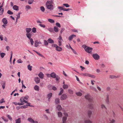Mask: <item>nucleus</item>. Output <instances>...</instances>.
Listing matches in <instances>:
<instances>
[{
	"mask_svg": "<svg viewBox=\"0 0 123 123\" xmlns=\"http://www.w3.org/2000/svg\"><path fill=\"white\" fill-rule=\"evenodd\" d=\"M46 6L47 8L50 10H53L54 9V4L52 0L47 1Z\"/></svg>",
	"mask_w": 123,
	"mask_h": 123,
	"instance_id": "nucleus-1",
	"label": "nucleus"
},
{
	"mask_svg": "<svg viewBox=\"0 0 123 123\" xmlns=\"http://www.w3.org/2000/svg\"><path fill=\"white\" fill-rule=\"evenodd\" d=\"M82 47L84 48L86 52L89 53L92 52V48L86 46L85 45H83Z\"/></svg>",
	"mask_w": 123,
	"mask_h": 123,
	"instance_id": "nucleus-2",
	"label": "nucleus"
},
{
	"mask_svg": "<svg viewBox=\"0 0 123 123\" xmlns=\"http://www.w3.org/2000/svg\"><path fill=\"white\" fill-rule=\"evenodd\" d=\"M29 98V97L28 96H26L25 97H22L20 99V101L21 102L23 103H28V102L26 100H27Z\"/></svg>",
	"mask_w": 123,
	"mask_h": 123,
	"instance_id": "nucleus-3",
	"label": "nucleus"
},
{
	"mask_svg": "<svg viewBox=\"0 0 123 123\" xmlns=\"http://www.w3.org/2000/svg\"><path fill=\"white\" fill-rule=\"evenodd\" d=\"M85 98L88 100L90 102H92V99L90 97V96L89 94H87L85 96Z\"/></svg>",
	"mask_w": 123,
	"mask_h": 123,
	"instance_id": "nucleus-4",
	"label": "nucleus"
},
{
	"mask_svg": "<svg viewBox=\"0 0 123 123\" xmlns=\"http://www.w3.org/2000/svg\"><path fill=\"white\" fill-rule=\"evenodd\" d=\"M92 56L96 60H98L99 58V56L97 54H93L92 55Z\"/></svg>",
	"mask_w": 123,
	"mask_h": 123,
	"instance_id": "nucleus-5",
	"label": "nucleus"
},
{
	"mask_svg": "<svg viewBox=\"0 0 123 123\" xmlns=\"http://www.w3.org/2000/svg\"><path fill=\"white\" fill-rule=\"evenodd\" d=\"M67 95L65 94H63L61 98V100H63L67 98Z\"/></svg>",
	"mask_w": 123,
	"mask_h": 123,
	"instance_id": "nucleus-6",
	"label": "nucleus"
},
{
	"mask_svg": "<svg viewBox=\"0 0 123 123\" xmlns=\"http://www.w3.org/2000/svg\"><path fill=\"white\" fill-rule=\"evenodd\" d=\"M34 80L37 84H38L40 82V79L38 77H35L34 78Z\"/></svg>",
	"mask_w": 123,
	"mask_h": 123,
	"instance_id": "nucleus-7",
	"label": "nucleus"
},
{
	"mask_svg": "<svg viewBox=\"0 0 123 123\" xmlns=\"http://www.w3.org/2000/svg\"><path fill=\"white\" fill-rule=\"evenodd\" d=\"M105 101L106 103L107 104H109V95L108 94L106 95V97L105 99Z\"/></svg>",
	"mask_w": 123,
	"mask_h": 123,
	"instance_id": "nucleus-8",
	"label": "nucleus"
},
{
	"mask_svg": "<svg viewBox=\"0 0 123 123\" xmlns=\"http://www.w3.org/2000/svg\"><path fill=\"white\" fill-rule=\"evenodd\" d=\"M76 35H74L73 34L70 35L68 38V40L69 41H71L74 37H75Z\"/></svg>",
	"mask_w": 123,
	"mask_h": 123,
	"instance_id": "nucleus-9",
	"label": "nucleus"
},
{
	"mask_svg": "<svg viewBox=\"0 0 123 123\" xmlns=\"http://www.w3.org/2000/svg\"><path fill=\"white\" fill-rule=\"evenodd\" d=\"M38 76L41 78L42 79L44 77V75L42 72H41L38 74Z\"/></svg>",
	"mask_w": 123,
	"mask_h": 123,
	"instance_id": "nucleus-10",
	"label": "nucleus"
},
{
	"mask_svg": "<svg viewBox=\"0 0 123 123\" xmlns=\"http://www.w3.org/2000/svg\"><path fill=\"white\" fill-rule=\"evenodd\" d=\"M57 110L59 111H60L61 110L62 108L60 105H58L56 106Z\"/></svg>",
	"mask_w": 123,
	"mask_h": 123,
	"instance_id": "nucleus-11",
	"label": "nucleus"
},
{
	"mask_svg": "<svg viewBox=\"0 0 123 123\" xmlns=\"http://www.w3.org/2000/svg\"><path fill=\"white\" fill-rule=\"evenodd\" d=\"M26 35L27 37L29 39L31 38V34L30 33H26Z\"/></svg>",
	"mask_w": 123,
	"mask_h": 123,
	"instance_id": "nucleus-12",
	"label": "nucleus"
},
{
	"mask_svg": "<svg viewBox=\"0 0 123 123\" xmlns=\"http://www.w3.org/2000/svg\"><path fill=\"white\" fill-rule=\"evenodd\" d=\"M56 50L58 51H60L62 50V48L61 47H60L57 46L56 48Z\"/></svg>",
	"mask_w": 123,
	"mask_h": 123,
	"instance_id": "nucleus-13",
	"label": "nucleus"
},
{
	"mask_svg": "<svg viewBox=\"0 0 123 123\" xmlns=\"http://www.w3.org/2000/svg\"><path fill=\"white\" fill-rule=\"evenodd\" d=\"M26 33H30L31 31V29L30 28H26L25 29Z\"/></svg>",
	"mask_w": 123,
	"mask_h": 123,
	"instance_id": "nucleus-14",
	"label": "nucleus"
},
{
	"mask_svg": "<svg viewBox=\"0 0 123 123\" xmlns=\"http://www.w3.org/2000/svg\"><path fill=\"white\" fill-rule=\"evenodd\" d=\"M57 115L59 117H62V114L60 111H59L57 112Z\"/></svg>",
	"mask_w": 123,
	"mask_h": 123,
	"instance_id": "nucleus-15",
	"label": "nucleus"
},
{
	"mask_svg": "<svg viewBox=\"0 0 123 123\" xmlns=\"http://www.w3.org/2000/svg\"><path fill=\"white\" fill-rule=\"evenodd\" d=\"M67 119V117H63L62 119L63 122L62 123H66V121Z\"/></svg>",
	"mask_w": 123,
	"mask_h": 123,
	"instance_id": "nucleus-16",
	"label": "nucleus"
},
{
	"mask_svg": "<svg viewBox=\"0 0 123 123\" xmlns=\"http://www.w3.org/2000/svg\"><path fill=\"white\" fill-rule=\"evenodd\" d=\"M50 76L52 77L55 78L56 77V75L55 73L53 72L50 74Z\"/></svg>",
	"mask_w": 123,
	"mask_h": 123,
	"instance_id": "nucleus-17",
	"label": "nucleus"
},
{
	"mask_svg": "<svg viewBox=\"0 0 123 123\" xmlns=\"http://www.w3.org/2000/svg\"><path fill=\"white\" fill-rule=\"evenodd\" d=\"M34 89L36 91H39V87L38 86L36 85L34 87Z\"/></svg>",
	"mask_w": 123,
	"mask_h": 123,
	"instance_id": "nucleus-18",
	"label": "nucleus"
},
{
	"mask_svg": "<svg viewBox=\"0 0 123 123\" xmlns=\"http://www.w3.org/2000/svg\"><path fill=\"white\" fill-rule=\"evenodd\" d=\"M47 41L49 43H53L54 42L53 40H52L50 38H49L48 39Z\"/></svg>",
	"mask_w": 123,
	"mask_h": 123,
	"instance_id": "nucleus-19",
	"label": "nucleus"
},
{
	"mask_svg": "<svg viewBox=\"0 0 123 123\" xmlns=\"http://www.w3.org/2000/svg\"><path fill=\"white\" fill-rule=\"evenodd\" d=\"M2 21L5 24H6L7 23V20L5 18H4L2 19Z\"/></svg>",
	"mask_w": 123,
	"mask_h": 123,
	"instance_id": "nucleus-20",
	"label": "nucleus"
},
{
	"mask_svg": "<svg viewBox=\"0 0 123 123\" xmlns=\"http://www.w3.org/2000/svg\"><path fill=\"white\" fill-rule=\"evenodd\" d=\"M13 8L14 10L17 11L18 10V7L16 5H14L13 7Z\"/></svg>",
	"mask_w": 123,
	"mask_h": 123,
	"instance_id": "nucleus-21",
	"label": "nucleus"
},
{
	"mask_svg": "<svg viewBox=\"0 0 123 123\" xmlns=\"http://www.w3.org/2000/svg\"><path fill=\"white\" fill-rule=\"evenodd\" d=\"M92 114V112L91 111H88V115L89 118H90L91 117V116Z\"/></svg>",
	"mask_w": 123,
	"mask_h": 123,
	"instance_id": "nucleus-22",
	"label": "nucleus"
},
{
	"mask_svg": "<svg viewBox=\"0 0 123 123\" xmlns=\"http://www.w3.org/2000/svg\"><path fill=\"white\" fill-rule=\"evenodd\" d=\"M33 51L35 52L38 55L41 56V57H43L44 58V56L40 54V53H38V52H37V51L35 50H33Z\"/></svg>",
	"mask_w": 123,
	"mask_h": 123,
	"instance_id": "nucleus-23",
	"label": "nucleus"
},
{
	"mask_svg": "<svg viewBox=\"0 0 123 123\" xmlns=\"http://www.w3.org/2000/svg\"><path fill=\"white\" fill-rule=\"evenodd\" d=\"M63 88L64 89H67L68 87V86L67 85H64L63 86Z\"/></svg>",
	"mask_w": 123,
	"mask_h": 123,
	"instance_id": "nucleus-24",
	"label": "nucleus"
},
{
	"mask_svg": "<svg viewBox=\"0 0 123 123\" xmlns=\"http://www.w3.org/2000/svg\"><path fill=\"white\" fill-rule=\"evenodd\" d=\"M53 30L55 32H57L59 31L58 28L56 26L54 27Z\"/></svg>",
	"mask_w": 123,
	"mask_h": 123,
	"instance_id": "nucleus-25",
	"label": "nucleus"
},
{
	"mask_svg": "<svg viewBox=\"0 0 123 123\" xmlns=\"http://www.w3.org/2000/svg\"><path fill=\"white\" fill-rule=\"evenodd\" d=\"M80 75L82 76H88V75H89V74L87 73H81L80 74Z\"/></svg>",
	"mask_w": 123,
	"mask_h": 123,
	"instance_id": "nucleus-26",
	"label": "nucleus"
},
{
	"mask_svg": "<svg viewBox=\"0 0 123 123\" xmlns=\"http://www.w3.org/2000/svg\"><path fill=\"white\" fill-rule=\"evenodd\" d=\"M101 106V108L102 109L104 110H107V108L106 107L105 105L104 104H102Z\"/></svg>",
	"mask_w": 123,
	"mask_h": 123,
	"instance_id": "nucleus-27",
	"label": "nucleus"
},
{
	"mask_svg": "<svg viewBox=\"0 0 123 123\" xmlns=\"http://www.w3.org/2000/svg\"><path fill=\"white\" fill-rule=\"evenodd\" d=\"M38 41H36L35 43V46L37 47L39 45Z\"/></svg>",
	"mask_w": 123,
	"mask_h": 123,
	"instance_id": "nucleus-28",
	"label": "nucleus"
},
{
	"mask_svg": "<svg viewBox=\"0 0 123 123\" xmlns=\"http://www.w3.org/2000/svg\"><path fill=\"white\" fill-rule=\"evenodd\" d=\"M4 9L3 8H0V15H2L4 11Z\"/></svg>",
	"mask_w": 123,
	"mask_h": 123,
	"instance_id": "nucleus-29",
	"label": "nucleus"
},
{
	"mask_svg": "<svg viewBox=\"0 0 123 123\" xmlns=\"http://www.w3.org/2000/svg\"><path fill=\"white\" fill-rule=\"evenodd\" d=\"M60 102V100L59 98H56L55 99V103L56 104H58Z\"/></svg>",
	"mask_w": 123,
	"mask_h": 123,
	"instance_id": "nucleus-30",
	"label": "nucleus"
},
{
	"mask_svg": "<svg viewBox=\"0 0 123 123\" xmlns=\"http://www.w3.org/2000/svg\"><path fill=\"white\" fill-rule=\"evenodd\" d=\"M52 93H49L47 95V98L49 99V100L52 97Z\"/></svg>",
	"mask_w": 123,
	"mask_h": 123,
	"instance_id": "nucleus-31",
	"label": "nucleus"
},
{
	"mask_svg": "<svg viewBox=\"0 0 123 123\" xmlns=\"http://www.w3.org/2000/svg\"><path fill=\"white\" fill-rule=\"evenodd\" d=\"M84 122L85 123H92V122L90 120H86Z\"/></svg>",
	"mask_w": 123,
	"mask_h": 123,
	"instance_id": "nucleus-32",
	"label": "nucleus"
},
{
	"mask_svg": "<svg viewBox=\"0 0 123 123\" xmlns=\"http://www.w3.org/2000/svg\"><path fill=\"white\" fill-rule=\"evenodd\" d=\"M61 91L60 93L59 94V96L61 95L63 92V90L62 88H60Z\"/></svg>",
	"mask_w": 123,
	"mask_h": 123,
	"instance_id": "nucleus-33",
	"label": "nucleus"
},
{
	"mask_svg": "<svg viewBox=\"0 0 123 123\" xmlns=\"http://www.w3.org/2000/svg\"><path fill=\"white\" fill-rule=\"evenodd\" d=\"M31 7L29 5H27L25 6V9L27 11L28 10L31 9Z\"/></svg>",
	"mask_w": 123,
	"mask_h": 123,
	"instance_id": "nucleus-34",
	"label": "nucleus"
},
{
	"mask_svg": "<svg viewBox=\"0 0 123 123\" xmlns=\"http://www.w3.org/2000/svg\"><path fill=\"white\" fill-rule=\"evenodd\" d=\"M21 119L20 118H18L17 119H16L15 120L16 123H21Z\"/></svg>",
	"mask_w": 123,
	"mask_h": 123,
	"instance_id": "nucleus-35",
	"label": "nucleus"
},
{
	"mask_svg": "<svg viewBox=\"0 0 123 123\" xmlns=\"http://www.w3.org/2000/svg\"><path fill=\"white\" fill-rule=\"evenodd\" d=\"M48 20L49 22L52 23H53L55 22V21L53 20L50 18L48 19Z\"/></svg>",
	"mask_w": 123,
	"mask_h": 123,
	"instance_id": "nucleus-36",
	"label": "nucleus"
},
{
	"mask_svg": "<svg viewBox=\"0 0 123 123\" xmlns=\"http://www.w3.org/2000/svg\"><path fill=\"white\" fill-rule=\"evenodd\" d=\"M28 120L29 122L32 123H33L34 120L31 117L29 118L28 119Z\"/></svg>",
	"mask_w": 123,
	"mask_h": 123,
	"instance_id": "nucleus-37",
	"label": "nucleus"
},
{
	"mask_svg": "<svg viewBox=\"0 0 123 123\" xmlns=\"http://www.w3.org/2000/svg\"><path fill=\"white\" fill-rule=\"evenodd\" d=\"M110 122L109 123H115L116 122L115 120L114 119H110Z\"/></svg>",
	"mask_w": 123,
	"mask_h": 123,
	"instance_id": "nucleus-38",
	"label": "nucleus"
},
{
	"mask_svg": "<svg viewBox=\"0 0 123 123\" xmlns=\"http://www.w3.org/2000/svg\"><path fill=\"white\" fill-rule=\"evenodd\" d=\"M48 30L50 32H52L54 31L53 29L52 28H49L48 29Z\"/></svg>",
	"mask_w": 123,
	"mask_h": 123,
	"instance_id": "nucleus-39",
	"label": "nucleus"
},
{
	"mask_svg": "<svg viewBox=\"0 0 123 123\" xmlns=\"http://www.w3.org/2000/svg\"><path fill=\"white\" fill-rule=\"evenodd\" d=\"M88 76L90 77H91L93 78H95V75H91L90 74H89V75H88Z\"/></svg>",
	"mask_w": 123,
	"mask_h": 123,
	"instance_id": "nucleus-40",
	"label": "nucleus"
},
{
	"mask_svg": "<svg viewBox=\"0 0 123 123\" xmlns=\"http://www.w3.org/2000/svg\"><path fill=\"white\" fill-rule=\"evenodd\" d=\"M76 95L78 96H81L82 95V93L80 92H76Z\"/></svg>",
	"mask_w": 123,
	"mask_h": 123,
	"instance_id": "nucleus-41",
	"label": "nucleus"
},
{
	"mask_svg": "<svg viewBox=\"0 0 123 123\" xmlns=\"http://www.w3.org/2000/svg\"><path fill=\"white\" fill-rule=\"evenodd\" d=\"M33 0H29L28 1V2L29 4H31L33 2Z\"/></svg>",
	"mask_w": 123,
	"mask_h": 123,
	"instance_id": "nucleus-42",
	"label": "nucleus"
},
{
	"mask_svg": "<svg viewBox=\"0 0 123 123\" xmlns=\"http://www.w3.org/2000/svg\"><path fill=\"white\" fill-rule=\"evenodd\" d=\"M44 45L46 46L48 44V43L46 40H44Z\"/></svg>",
	"mask_w": 123,
	"mask_h": 123,
	"instance_id": "nucleus-43",
	"label": "nucleus"
},
{
	"mask_svg": "<svg viewBox=\"0 0 123 123\" xmlns=\"http://www.w3.org/2000/svg\"><path fill=\"white\" fill-rule=\"evenodd\" d=\"M30 42L31 43V44L32 45L34 43V41H33V39L31 38L30 39H29Z\"/></svg>",
	"mask_w": 123,
	"mask_h": 123,
	"instance_id": "nucleus-44",
	"label": "nucleus"
},
{
	"mask_svg": "<svg viewBox=\"0 0 123 123\" xmlns=\"http://www.w3.org/2000/svg\"><path fill=\"white\" fill-rule=\"evenodd\" d=\"M32 32L34 33H35L36 32V28L34 27L32 29Z\"/></svg>",
	"mask_w": 123,
	"mask_h": 123,
	"instance_id": "nucleus-45",
	"label": "nucleus"
},
{
	"mask_svg": "<svg viewBox=\"0 0 123 123\" xmlns=\"http://www.w3.org/2000/svg\"><path fill=\"white\" fill-rule=\"evenodd\" d=\"M5 55V54L3 53H1L0 54L1 57L2 58H3Z\"/></svg>",
	"mask_w": 123,
	"mask_h": 123,
	"instance_id": "nucleus-46",
	"label": "nucleus"
},
{
	"mask_svg": "<svg viewBox=\"0 0 123 123\" xmlns=\"http://www.w3.org/2000/svg\"><path fill=\"white\" fill-rule=\"evenodd\" d=\"M7 13L8 14H10L12 15L13 14V13L10 10H9L8 11Z\"/></svg>",
	"mask_w": 123,
	"mask_h": 123,
	"instance_id": "nucleus-47",
	"label": "nucleus"
},
{
	"mask_svg": "<svg viewBox=\"0 0 123 123\" xmlns=\"http://www.w3.org/2000/svg\"><path fill=\"white\" fill-rule=\"evenodd\" d=\"M17 62L18 63H22L23 62V61L21 59H19L17 61Z\"/></svg>",
	"mask_w": 123,
	"mask_h": 123,
	"instance_id": "nucleus-48",
	"label": "nucleus"
},
{
	"mask_svg": "<svg viewBox=\"0 0 123 123\" xmlns=\"http://www.w3.org/2000/svg\"><path fill=\"white\" fill-rule=\"evenodd\" d=\"M32 67L30 66V65H29L28 66V69L30 71H31L32 70Z\"/></svg>",
	"mask_w": 123,
	"mask_h": 123,
	"instance_id": "nucleus-49",
	"label": "nucleus"
},
{
	"mask_svg": "<svg viewBox=\"0 0 123 123\" xmlns=\"http://www.w3.org/2000/svg\"><path fill=\"white\" fill-rule=\"evenodd\" d=\"M7 117L11 121L12 120V118L10 115H7Z\"/></svg>",
	"mask_w": 123,
	"mask_h": 123,
	"instance_id": "nucleus-50",
	"label": "nucleus"
},
{
	"mask_svg": "<svg viewBox=\"0 0 123 123\" xmlns=\"http://www.w3.org/2000/svg\"><path fill=\"white\" fill-rule=\"evenodd\" d=\"M40 9L43 12H44L45 11V8L43 6H41L40 7Z\"/></svg>",
	"mask_w": 123,
	"mask_h": 123,
	"instance_id": "nucleus-51",
	"label": "nucleus"
},
{
	"mask_svg": "<svg viewBox=\"0 0 123 123\" xmlns=\"http://www.w3.org/2000/svg\"><path fill=\"white\" fill-rule=\"evenodd\" d=\"M56 25L58 27L60 28L61 27V25L59 23H56Z\"/></svg>",
	"mask_w": 123,
	"mask_h": 123,
	"instance_id": "nucleus-52",
	"label": "nucleus"
},
{
	"mask_svg": "<svg viewBox=\"0 0 123 123\" xmlns=\"http://www.w3.org/2000/svg\"><path fill=\"white\" fill-rule=\"evenodd\" d=\"M62 40H58V45L59 46H60L62 45Z\"/></svg>",
	"mask_w": 123,
	"mask_h": 123,
	"instance_id": "nucleus-53",
	"label": "nucleus"
},
{
	"mask_svg": "<svg viewBox=\"0 0 123 123\" xmlns=\"http://www.w3.org/2000/svg\"><path fill=\"white\" fill-rule=\"evenodd\" d=\"M68 92L70 94H73V91L72 90H68Z\"/></svg>",
	"mask_w": 123,
	"mask_h": 123,
	"instance_id": "nucleus-54",
	"label": "nucleus"
},
{
	"mask_svg": "<svg viewBox=\"0 0 123 123\" xmlns=\"http://www.w3.org/2000/svg\"><path fill=\"white\" fill-rule=\"evenodd\" d=\"M89 107L91 109H92L93 108V105L91 104H90L89 105Z\"/></svg>",
	"mask_w": 123,
	"mask_h": 123,
	"instance_id": "nucleus-55",
	"label": "nucleus"
},
{
	"mask_svg": "<svg viewBox=\"0 0 123 123\" xmlns=\"http://www.w3.org/2000/svg\"><path fill=\"white\" fill-rule=\"evenodd\" d=\"M4 98H2L0 100V103L1 104L3 103H4L5 102V101L4 100Z\"/></svg>",
	"mask_w": 123,
	"mask_h": 123,
	"instance_id": "nucleus-56",
	"label": "nucleus"
},
{
	"mask_svg": "<svg viewBox=\"0 0 123 123\" xmlns=\"http://www.w3.org/2000/svg\"><path fill=\"white\" fill-rule=\"evenodd\" d=\"M116 77L114 75H111L110 76V78L111 79H114Z\"/></svg>",
	"mask_w": 123,
	"mask_h": 123,
	"instance_id": "nucleus-57",
	"label": "nucleus"
},
{
	"mask_svg": "<svg viewBox=\"0 0 123 123\" xmlns=\"http://www.w3.org/2000/svg\"><path fill=\"white\" fill-rule=\"evenodd\" d=\"M71 10V9L69 8H68V9H66V8H64L63 10V11H68L69 10Z\"/></svg>",
	"mask_w": 123,
	"mask_h": 123,
	"instance_id": "nucleus-58",
	"label": "nucleus"
},
{
	"mask_svg": "<svg viewBox=\"0 0 123 123\" xmlns=\"http://www.w3.org/2000/svg\"><path fill=\"white\" fill-rule=\"evenodd\" d=\"M63 114L65 116L64 117H67L68 116V113L66 112H64L63 113Z\"/></svg>",
	"mask_w": 123,
	"mask_h": 123,
	"instance_id": "nucleus-59",
	"label": "nucleus"
},
{
	"mask_svg": "<svg viewBox=\"0 0 123 123\" xmlns=\"http://www.w3.org/2000/svg\"><path fill=\"white\" fill-rule=\"evenodd\" d=\"M63 5L67 7H69V5L68 4H63Z\"/></svg>",
	"mask_w": 123,
	"mask_h": 123,
	"instance_id": "nucleus-60",
	"label": "nucleus"
},
{
	"mask_svg": "<svg viewBox=\"0 0 123 123\" xmlns=\"http://www.w3.org/2000/svg\"><path fill=\"white\" fill-rule=\"evenodd\" d=\"M39 25L41 27H42L43 28H45V25L44 24L42 25L41 24H39Z\"/></svg>",
	"mask_w": 123,
	"mask_h": 123,
	"instance_id": "nucleus-61",
	"label": "nucleus"
},
{
	"mask_svg": "<svg viewBox=\"0 0 123 123\" xmlns=\"http://www.w3.org/2000/svg\"><path fill=\"white\" fill-rule=\"evenodd\" d=\"M58 40H62V37H61V35H59V38H58Z\"/></svg>",
	"mask_w": 123,
	"mask_h": 123,
	"instance_id": "nucleus-62",
	"label": "nucleus"
},
{
	"mask_svg": "<svg viewBox=\"0 0 123 123\" xmlns=\"http://www.w3.org/2000/svg\"><path fill=\"white\" fill-rule=\"evenodd\" d=\"M58 9L60 10H63L64 9V8H63L61 6H58Z\"/></svg>",
	"mask_w": 123,
	"mask_h": 123,
	"instance_id": "nucleus-63",
	"label": "nucleus"
},
{
	"mask_svg": "<svg viewBox=\"0 0 123 123\" xmlns=\"http://www.w3.org/2000/svg\"><path fill=\"white\" fill-rule=\"evenodd\" d=\"M43 117L44 119H45L46 120H48V119L47 116L45 115H43Z\"/></svg>",
	"mask_w": 123,
	"mask_h": 123,
	"instance_id": "nucleus-64",
	"label": "nucleus"
}]
</instances>
